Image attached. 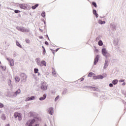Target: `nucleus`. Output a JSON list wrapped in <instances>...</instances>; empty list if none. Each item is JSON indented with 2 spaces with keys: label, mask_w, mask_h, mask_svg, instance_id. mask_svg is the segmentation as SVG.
<instances>
[{
  "label": "nucleus",
  "mask_w": 126,
  "mask_h": 126,
  "mask_svg": "<svg viewBox=\"0 0 126 126\" xmlns=\"http://www.w3.org/2000/svg\"><path fill=\"white\" fill-rule=\"evenodd\" d=\"M106 76H107V75H105V76H104V77H106Z\"/></svg>",
  "instance_id": "nucleus-57"
},
{
  "label": "nucleus",
  "mask_w": 126,
  "mask_h": 126,
  "mask_svg": "<svg viewBox=\"0 0 126 126\" xmlns=\"http://www.w3.org/2000/svg\"><path fill=\"white\" fill-rule=\"evenodd\" d=\"M0 68H2V69H3V70H5V69H6V68H5V67H3V66H0Z\"/></svg>",
  "instance_id": "nucleus-40"
},
{
  "label": "nucleus",
  "mask_w": 126,
  "mask_h": 126,
  "mask_svg": "<svg viewBox=\"0 0 126 126\" xmlns=\"http://www.w3.org/2000/svg\"><path fill=\"white\" fill-rule=\"evenodd\" d=\"M124 81H125V80H120L119 81V82H124Z\"/></svg>",
  "instance_id": "nucleus-47"
},
{
  "label": "nucleus",
  "mask_w": 126,
  "mask_h": 126,
  "mask_svg": "<svg viewBox=\"0 0 126 126\" xmlns=\"http://www.w3.org/2000/svg\"><path fill=\"white\" fill-rule=\"evenodd\" d=\"M41 16H42V17H46V13H45V12H42L41 13Z\"/></svg>",
  "instance_id": "nucleus-31"
},
{
  "label": "nucleus",
  "mask_w": 126,
  "mask_h": 126,
  "mask_svg": "<svg viewBox=\"0 0 126 126\" xmlns=\"http://www.w3.org/2000/svg\"><path fill=\"white\" fill-rule=\"evenodd\" d=\"M92 4L93 5H94V7H97V4H96V2H93Z\"/></svg>",
  "instance_id": "nucleus-33"
},
{
  "label": "nucleus",
  "mask_w": 126,
  "mask_h": 126,
  "mask_svg": "<svg viewBox=\"0 0 126 126\" xmlns=\"http://www.w3.org/2000/svg\"><path fill=\"white\" fill-rule=\"evenodd\" d=\"M59 99H60V96H57L55 99V101L57 102Z\"/></svg>",
  "instance_id": "nucleus-32"
},
{
  "label": "nucleus",
  "mask_w": 126,
  "mask_h": 126,
  "mask_svg": "<svg viewBox=\"0 0 126 126\" xmlns=\"http://www.w3.org/2000/svg\"><path fill=\"white\" fill-rule=\"evenodd\" d=\"M16 29L21 32H24L25 31V29L22 27H17Z\"/></svg>",
  "instance_id": "nucleus-13"
},
{
  "label": "nucleus",
  "mask_w": 126,
  "mask_h": 126,
  "mask_svg": "<svg viewBox=\"0 0 126 126\" xmlns=\"http://www.w3.org/2000/svg\"><path fill=\"white\" fill-rule=\"evenodd\" d=\"M21 77H22V81L23 82H26L27 79V76L25 73H22L21 74Z\"/></svg>",
  "instance_id": "nucleus-5"
},
{
  "label": "nucleus",
  "mask_w": 126,
  "mask_h": 126,
  "mask_svg": "<svg viewBox=\"0 0 126 126\" xmlns=\"http://www.w3.org/2000/svg\"><path fill=\"white\" fill-rule=\"evenodd\" d=\"M0 114H1V110H0Z\"/></svg>",
  "instance_id": "nucleus-55"
},
{
  "label": "nucleus",
  "mask_w": 126,
  "mask_h": 126,
  "mask_svg": "<svg viewBox=\"0 0 126 126\" xmlns=\"http://www.w3.org/2000/svg\"><path fill=\"white\" fill-rule=\"evenodd\" d=\"M8 84L9 86H10V87L11 88H12V85H11V80H9L8 81Z\"/></svg>",
  "instance_id": "nucleus-26"
},
{
  "label": "nucleus",
  "mask_w": 126,
  "mask_h": 126,
  "mask_svg": "<svg viewBox=\"0 0 126 126\" xmlns=\"http://www.w3.org/2000/svg\"><path fill=\"white\" fill-rule=\"evenodd\" d=\"M4 105L3 104L0 103V108H3Z\"/></svg>",
  "instance_id": "nucleus-42"
},
{
  "label": "nucleus",
  "mask_w": 126,
  "mask_h": 126,
  "mask_svg": "<svg viewBox=\"0 0 126 126\" xmlns=\"http://www.w3.org/2000/svg\"><path fill=\"white\" fill-rule=\"evenodd\" d=\"M122 85H123V86H125V85H126V83H123V84H122Z\"/></svg>",
  "instance_id": "nucleus-50"
},
{
  "label": "nucleus",
  "mask_w": 126,
  "mask_h": 126,
  "mask_svg": "<svg viewBox=\"0 0 126 126\" xmlns=\"http://www.w3.org/2000/svg\"><path fill=\"white\" fill-rule=\"evenodd\" d=\"M5 126H10V125L9 124H7Z\"/></svg>",
  "instance_id": "nucleus-52"
},
{
  "label": "nucleus",
  "mask_w": 126,
  "mask_h": 126,
  "mask_svg": "<svg viewBox=\"0 0 126 126\" xmlns=\"http://www.w3.org/2000/svg\"><path fill=\"white\" fill-rule=\"evenodd\" d=\"M118 82H119V81H118V80L117 79L114 80L112 81V83L113 84H114V85H116V84H117Z\"/></svg>",
  "instance_id": "nucleus-20"
},
{
  "label": "nucleus",
  "mask_w": 126,
  "mask_h": 126,
  "mask_svg": "<svg viewBox=\"0 0 126 126\" xmlns=\"http://www.w3.org/2000/svg\"><path fill=\"white\" fill-rule=\"evenodd\" d=\"M95 52H96V53H98V52H99V51H98L97 49H95Z\"/></svg>",
  "instance_id": "nucleus-49"
},
{
  "label": "nucleus",
  "mask_w": 126,
  "mask_h": 126,
  "mask_svg": "<svg viewBox=\"0 0 126 126\" xmlns=\"http://www.w3.org/2000/svg\"><path fill=\"white\" fill-rule=\"evenodd\" d=\"M41 63L42 65H44V66H46V65H47L46 62L45 61H41Z\"/></svg>",
  "instance_id": "nucleus-27"
},
{
  "label": "nucleus",
  "mask_w": 126,
  "mask_h": 126,
  "mask_svg": "<svg viewBox=\"0 0 126 126\" xmlns=\"http://www.w3.org/2000/svg\"><path fill=\"white\" fill-rule=\"evenodd\" d=\"M16 45L17 46V47H19V48H22V46L18 42V41L16 42Z\"/></svg>",
  "instance_id": "nucleus-21"
},
{
  "label": "nucleus",
  "mask_w": 126,
  "mask_h": 126,
  "mask_svg": "<svg viewBox=\"0 0 126 126\" xmlns=\"http://www.w3.org/2000/svg\"><path fill=\"white\" fill-rule=\"evenodd\" d=\"M38 6H39V4H35L34 6H32V9H36V7H38Z\"/></svg>",
  "instance_id": "nucleus-25"
},
{
  "label": "nucleus",
  "mask_w": 126,
  "mask_h": 126,
  "mask_svg": "<svg viewBox=\"0 0 126 126\" xmlns=\"http://www.w3.org/2000/svg\"><path fill=\"white\" fill-rule=\"evenodd\" d=\"M6 60L9 62L10 66H13L14 65V61H13V59L6 58Z\"/></svg>",
  "instance_id": "nucleus-7"
},
{
  "label": "nucleus",
  "mask_w": 126,
  "mask_h": 126,
  "mask_svg": "<svg viewBox=\"0 0 126 126\" xmlns=\"http://www.w3.org/2000/svg\"><path fill=\"white\" fill-rule=\"evenodd\" d=\"M48 113L49 114V115H54V107H50L48 110Z\"/></svg>",
  "instance_id": "nucleus-8"
},
{
  "label": "nucleus",
  "mask_w": 126,
  "mask_h": 126,
  "mask_svg": "<svg viewBox=\"0 0 126 126\" xmlns=\"http://www.w3.org/2000/svg\"><path fill=\"white\" fill-rule=\"evenodd\" d=\"M38 120V118H34L33 119L30 120L29 122H28V125L29 126V125H32V124H34L35 122H37Z\"/></svg>",
  "instance_id": "nucleus-6"
},
{
  "label": "nucleus",
  "mask_w": 126,
  "mask_h": 126,
  "mask_svg": "<svg viewBox=\"0 0 126 126\" xmlns=\"http://www.w3.org/2000/svg\"><path fill=\"white\" fill-rule=\"evenodd\" d=\"M26 5H27L26 4H20L19 6L20 8H22V9L29 10L31 8V6H30V5H28V7H26Z\"/></svg>",
  "instance_id": "nucleus-4"
},
{
  "label": "nucleus",
  "mask_w": 126,
  "mask_h": 126,
  "mask_svg": "<svg viewBox=\"0 0 126 126\" xmlns=\"http://www.w3.org/2000/svg\"><path fill=\"white\" fill-rule=\"evenodd\" d=\"M99 58H100V56H99V55H97L95 58L94 59V65H96V64H97V63H98L99 61Z\"/></svg>",
  "instance_id": "nucleus-12"
},
{
  "label": "nucleus",
  "mask_w": 126,
  "mask_h": 126,
  "mask_svg": "<svg viewBox=\"0 0 126 126\" xmlns=\"http://www.w3.org/2000/svg\"><path fill=\"white\" fill-rule=\"evenodd\" d=\"M81 81H83L84 80V78H82L80 79Z\"/></svg>",
  "instance_id": "nucleus-46"
},
{
  "label": "nucleus",
  "mask_w": 126,
  "mask_h": 126,
  "mask_svg": "<svg viewBox=\"0 0 126 126\" xmlns=\"http://www.w3.org/2000/svg\"><path fill=\"white\" fill-rule=\"evenodd\" d=\"M20 93H21V90H20V89H19L17 91H16L13 95V97H16L17 96V95H19V94H20Z\"/></svg>",
  "instance_id": "nucleus-9"
},
{
  "label": "nucleus",
  "mask_w": 126,
  "mask_h": 126,
  "mask_svg": "<svg viewBox=\"0 0 126 126\" xmlns=\"http://www.w3.org/2000/svg\"><path fill=\"white\" fill-rule=\"evenodd\" d=\"M119 42H120V39L115 38L113 41V44L114 46H118L119 44Z\"/></svg>",
  "instance_id": "nucleus-11"
},
{
  "label": "nucleus",
  "mask_w": 126,
  "mask_h": 126,
  "mask_svg": "<svg viewBox=\"0 0 126 126\" xmlns=\"http://www.w3.org/2000/svg\"><path fill=\"white\" fill-rule=\"evenodd\" d=\"M14 117L15 119H18L19 121H21L22 120V116L21 114L16 112L14 114Z\"/></svg>",
  "instance_id": "nucleus-3"
},
{
  "label": "nucleus",
  "mask_w": 126,
  "mask_h": 126,
  "mask_svg": "<svg viewBox=\"0 0 126 126\" xmlns=\"http://www.w3.org/2000/svg\"><path fill=\"white\" fill-rule=\"evenodd\" d=\"M29 126H40V125L38 124H36L34 126H32V125L29 124Z\"/></svg>",
  "instance_id": "nucleus-37"
},
{
  "label": "nucleus",
  "mask_w": 126,
  "mask_h": 126,
  "mask_svg": "<svg viewBox=\"0 0 126 126\" xmlns=\"http://www.w3.org/2000/svg\"><path fill=\"white\" fill-rule=\"evenodd\" d=\"M35 62L37 63V65H39V66H43V65L41 63V59L40 58H37L35 60Z\"/></svg>",
  "instance_id": "nucleus-10"
},
{
  "label": "nucleus",
  "mask_w": 126,
  "mask_h": 126,
  "mask_svg": "<svg viewBox=\"0 0 126 126\" xmlns=\"http://www.w3.org/2000/svg\"><path fill=\"white\" fill-rule=\"evenodd\" d=\"M93 14L95 16L96 18H98L99 15L97 14V11H96V10H93Z\"/></svg>",
  "instance_id": "nucleus-18"
},
{
  "label": "nucleus",
  "mask_w": 126,
  "mask_h": 126,
  "mask_svg": "<svg viewBox=\"0 0 126 126\" xmlns=\"http://www.w3.org/2000/svg\"><path fill=\"white\" fill-rule=\"evenodd\" d=\"M101 53L104 57L105 58H109V57H110V53L108 52V51H107V49L106 48H102L101 50Z\"/></svg>",
  "instance_id": "nucleus-2"
},
{
  "label": "nucleus",
  "mask_w": 126,
  "mask_h": 126,
  "mask_svg": "<svg viewBox=\"0 0 126 126\" xmlns=\"http://www.w3.org/2000/svg\"><path fill=\"white\" fill-rule=\"evenodd\" d=\"M15 80L16 83H18V82H19L20 81V78L18 76L15 77Z\"/></svg>",
  "instance_id": "nucleus-16"
},
{
  "label": "nucleus",
  "mask_w": 126,
  "mask_h": 126,
  "mask_svg": "<svg viewBox=\"0 0 126 126\" xmlns=\"http://www.w3.org/2000/svg\"><path fill=\"white\" fill-rule=\"evenodd\" d=\"M40 31H41V32H43V30L39 29Z\"/></svg>",
  "instance_id": "nucleus-53"
},
{
  "label": "nucleus",
  "mask_w": 126,
  "mask_h": 126,
  "mask_svg": "<svg viewBox=\"0 0 126 126\" xmlns=\"http://www.w3.org/2000/svg\"><path fill=\"white\" fill-rule=\"evenodd\" d=\"M44 24H46V22H45V21H44Z\"/></svg>",
  "instance_id": "nucleus-56"
},
{
  "label": "nucleus",
  "mask_w": 126,
  "mask_h": 126,
  "mask_svg": "<svg viewBox=\"0 0 126 126\" xmlns=\"http://www.w3.org/2000/svg\"><path fill=\"white\" fill-rule=\"evenodd\" d=\"M97 40H99V38L98 37L96 38V41H97Z\"/></svg>",
  "instance_id": "nucleus-54"
},
{
  "label": "nucleus",
  "mask_w": 126,
  "mask_h": 126,
  "mask_svg": "<svg viewBox=\"0 0 126 126\" xmlns=\"http://www.w3.org/2000/svg\"><path fill=\"white\" fill-rule=\"evenodd\" d=\"M107 67H108V61L105 60V63H104V66H103V68L104 69H106V68H107Z\"/></svg>",
  "instance_id": "nucleus-17"
},
{
  "label": "nucleus",
  "mask_w": 126,
  "mask_h": 126,
  "mask_svg": "<svg viewBox=\"0 0 126 126\" xmlns=\"http://www.w3.org/2000/svg\"><path fill=\"white\" fill-rule=\"evenodd\" d=\"M109 86H110V87H114V85H113V84L110 83V84H109Z\"/></svg>",
  "instance_id": "nucleus-43"
},
{
  "label": "nucleus",
  "mask_w": 126,
  "mask_h": 126,
  "mask_svg": "<svg viewBox=\"0 0 126 126\" xmlns=\"http://www.w3.org/2000/svg\"><path fill=\"white\" fill-rule=\"evenodd\" d=\"M45 45H49V43L48 42V41H45Z\"/></svg>",
  "instance_id": "nucleus-44"
},
{
  "label": "nucleus",
  "mask_w": 126,
  "mask_h": 126,
  "mask_svg": "<svg viewBox=\"0 0 126 126\" xmlns=\"http://www.w3.org/2000/svg\"><path fill=\"white\" fill-rule=\"evenodd\" d=\"M34 99H35V96H32L30 97H28L26 99V101L27 102L28 101H32V100H34Z\"/></svg>",
  "instance_id": "nucleus-14"
},
{
  "label": "nucleus",
  "mask_w": 126,
  "mask_h": 126,
  "mask_svg": "<svg viewBox=\"0 0 126 126\" xmlns=\"http://www.w3.org/2000/svg\"><path fill=\"white\" fill-rule=\"evenodd\" d=\"M1 120H2L3 121H4L5 120V119H6V117H5V115H4V114H2L1 116Z\"/></svg>",
  "instance_id": "nucleus-23"
},
{
  "label": "nucleus",
  "mask_w": 126,
  "mask_h": 126,
  "mask_svg": "<svg viewBox=\"0 0 126 126\" xmlns=\"http://www.w3.org/2000/svg\"><path fill=\"white\" fill-rule=\"evenodd\" d=\"M98 45L99 46H103V41H102V40H99L98 42Z\"/></svg>",
  "instance_id": "nucleus-29"
},
{
  "label": "nucleus",
  "mask_w": 126,
  "mask_h": 126,
  "mask_svg": "<svg viewBox=\"0 0 126 126\" xmlns=\"http://www.w3.org/2000/svg\"><path fill=\"white\" fill-rule=\"evenodd\" d=\"M38 71H39V69L38 68H34V73H38Z\"/></svg>",
  "instance_id": "nucleus-30"
},
{
  "label": "nucleus",
  "mask_w": 126,
  "mask_h": 126,
  "mask_svg": "<svg viewBox=\"0 0 126 126\" xmlns=\"http://www.w3.org/2000/svg\"><path fill=\"white\" fill-rule=\"evenodd\" d=\"M52 74L55 76V77H57V73L56 72L55 69H53Z\"/></svg>",
  "instance_id": "nucleus-22"
},
{
  "label": "nucleus",
  "mask_w": 126,
  "mask_h": 126,
  "mask_svg": "<svg viewBox=\"0 0 126 126\" xmlns=\"http://www.w3.org/2000/svg\"><path fill=\"white\" fill-rule=\"evenodd\" d=\"M51 50L52 51L53 54H55V50H53V49H51Z\"/></svg>",
  "instance_id": "nucleus-45"
},
{
  "label": "nucleus",
  "mask_w": 126,
  "mask_h": 126,
  "mask_svg": "<svg viewBox=\"0 0 126 126\" xmlns=\"http://www.w3.org/2000/svg\"><path fill=\"white\" fill-rule=\"evenodd\" d=\"M92 88L93 90H94V91H97V89L96 88L92 87Z\"/></svg>",
  "instance_id": "nucleus-41"
},
{
  "label": "nucleus",
  "mask_w": 126,
  "mask_h": 126,
  "mask_svg": "<svg viewBox=\"0 0 126 126\" xmlns=\"http://www.w3.org/2000/svg\"><path fill=\"white\" fill-rule=\"evenodd\" d=\"M0 63H1V62H0Z\"/></svg>",
  "instance_id": "nucleus-59"
},
{
  "label": "nucleus",
  "mask_w": 126,
  "mask_h": 126,
  "mask_svg": "<svg viewBox=\"0 0 126 126\" xmlns=\"http://www.w3.org/2000/svg\"><path fill=\"white\" fill-rule=\"evenodd\" d=\"M42 48H43V49H44V50L43 51V54L45 55V54H46V50H45V47L42 46Z\"/></svg>",
  "instance_id": "nucleus-35"
},
{
  "label": "nucleus",
  "mask_w": 126,
  "mask_h": 126,
  "mask_svg": "<svg viewBox=\"0 0 126 126\" xmlns=\"http://www.w3.org/2000/svg\"><path fill=\"white\" fill-rule=\"evenodd\" d=\"M98 23L99 24H101V25H102V24H105V23H106V22H105V21H102V20H98Z\"/></svg>",
  "instance_id": "nucleus-19"
},
{
  "label": "nucleus",
  "mask_w": 126,
  "mask_h": 126,
  "mask_svg": "<svg viewBox=\"0 0 126 126\" xmlns=\"http://www.w3.org/2000/svg\"><path fill=\"white\" fill-rule=\"evenodd\" d=\"M59 50H60V49H59V48L57 49L56 50V52H58V51H59Z\"/></svg>",
  "instance_id": "nucleus-51"
},
{
  "label": "nucleus",
  "mask_w": 126,
  "mask_h": 126,
  "mask_svg": "<svg viewBox=\"0 0 126 126\" xmlns=\"http://www.w3.org/2000/svg\"><path fill=\"white\" fill-rule=\"evenodd\" d=\"M40 89L42 91H46L48 90V84L45 81L41 82L40 84Z\"/></svg>",
  "instance_id": "nucleus-1"
},
{
  "label": "nucleus",
  "mask_w": 126,
  "mask_h": 126,
  "mask_svg": "<svg viewBox=\"0 0 126 126\" xmlns=\"http://www.w3.org/2000/svg\"><path fill=\"white\" fill-rule=\"evenodd\" d=\"M93 79H98V76H95L94 75L93 76Z\"/></svg>",
  "instance_id": "nucleus-34"
},
{
  "label": "nucleus",
  "mask_w": 126,
  "mask_h": 126,
  "mask_svg": "<svg viewBox=\"0 0 126 126\" xmlns=\"http://www.w3.org/2000/svg\"><path fill=\"white\" fill-rule=\"evenodd\" d=\"M15 13H19V12H20V11L18 10H15L14 11Z\"/></svg>",
  "instance_id": "nucleus-36"
},
{
  "label": "nucleus",
  "mask_w": 126,
  "mask_h": 126,
  "mask_svg": "<svg viewBox=\"0 0 126 126\" xmlns=\"http://www.w3.org/2000/svg\"><path fill=\"white\" fill-rule=\"evenodd\" d=\"M46 98H47V94H44L43 96H42L39 98V100L40 101H43V100H45V99H46Z\"/></svg>",
  "instance_id": "nucleus-15"
},
{
  "label": "nucleus",
  "mask_w": 126,
  "mask_h": 126,
  "mask_svg": "<svg viewBox=\"0 0 126 126\" xmlns=\"http://www.w3.org/2000/svg\"><path fill=\"white\" fill-rule=\"evenodd\" d=\"M104 78V76L99 75H97V79H103Z\"/></svg>",
  "instance_id": "nucleus-28"
},
{
  "label": "nucleus",
  "mask_w": 126,
  "mask_h": 126,
  "mask_svg": "<svg viewBox=\"0 0 126 126\" xmlns=\"http://www.w3.org/2000/svg\"><path fill=\"white\" fill-rule=\"evenodd\" d=\"M26 42L27 43V44L30 43V40L29 39H26Z\"/></svg>",
  "instance_id": "nucleus-39"
},
{
  "label": "nucleus",
  "mask_w": 126,
  "mask_h": 126,
  "mask_svg": "<svg viewBox=\"0 0 126 126\" xmlns=\"http://www.w3.org/2000/svg\"><path fill=\"white\" fill-rule=\"evenodd\" d=\"M24 32H29V28H27L25 29Z\"/></svg>",
  "instance_id": "nucleus-38"
},
{
  "label": "nucleus",
  "mask_w": 126,
  "mask_h": 126,
  "mask_svg": "<svg viewBox=\"0 0 126 126\" xmlns=\"http://www.w3.org/2000/svg\"><path fill=\"white\" fill-rule=\"evenodd\" d=\"M26 7H28V5H30L29 4H26Z\"/></svg>",
  "instance_id": "nucleus-48"
},
{
  "label": "nucleus",
  "mask_w": 126,
  "mask_h": 126,
  "mask_svg": "<svg viewBox=\"0 0 126 126\" xmlns=\"http://www.w3.org/2000/svg\"><path fill=\"white\" fill-rule=\"evenodd\" d=\"M94 75H95V74H94V73H90L88 75V77H93V76H94Z\"/></svg>",
  "instance_id": "nucleus-24"
},
{
  "label": "nucleus",
  "mask_w": 126,
  "mask_h": 126,
  "mask_svg": "<svg viewBox=\"0 0 126 126\" xmlns=\"http://www.w3.org/2000/svg\"><path fill=\"white\" fill-rule=\"evenodd\" d=\"M38 75H40V73H38Z\"/></svg>",
  "instance_id": "nucleus-58"
}]
</instances>
